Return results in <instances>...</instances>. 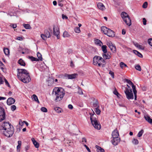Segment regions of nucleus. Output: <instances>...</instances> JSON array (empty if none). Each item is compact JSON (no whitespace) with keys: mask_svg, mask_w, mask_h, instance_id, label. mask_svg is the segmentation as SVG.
<instances>
[{"mask_svg":"<svg viewBox=\"0 0 152 152\" xmlns=\"http://www.w3.org/2000/svg\"><path fill=\"white\" fill-rule=\"evenodd\" d=\"M126 82L131 86L133 84V83L130 80H129L127 79L126 80Z\"/></svg>","mask_w":152,"mask_h":152,"instance_id":"obj_47","label":"nucleus"},{"mask_svg":"<svg viewBox=\"0 0 152 152\" xmlns=\"http://www.w3.org/2000/svg\"><path fill=\"white\" fill-rule=\"evenodd\" d=\"M94 111L97 115H100L101 113V110L99 109V107L95 108Z\"/></svg>","mask_w":152,"mask_h":152,"instance_id":"obj_35","label":"nucleus"},{"mask_svg":"<svg viewBox=\"0 0 152 152\" xmlns=\"http://www.w3.org/2000/svg\"><path fill=\"white\" fill-rule=\"evenodd\" d=\"M53 92L55 93V94L56 96L55 99L56 101L58 102L60 101L63 98L64 93L63 91L61 90L58 88H56L53 90Z\"/></svg>","mask_w":152,"mask_h":152,"instance_id":"obj_2","label":"nucleus"},{"mask_svg":"<svg viewBox=\"0 0 152 152\" xmlns=\"http://www.w3.org/2000/svg\"><path fill=\"white\" fill-rule=\"evenodd\" d=\"M4 83V81L3 80L2 78L0 77V85L3 84Z\"/></svg>","mask_w":152,"mask_h":152,"instance_id":"obj_55","label":"nucleus"},{"mask_svg":"<svg viewBox=\"0 0 152 152\" xmlns=\"http://www.w3.org/2000/svg\"><path fill=\"white\" fill-rule=\"evenodd\" d=\"M97 6L98 8L102 10H104L105 7L104 4L101 3H99L97 4Z\"/></svg>","mask_w":152,"mask_h":152,"instance_id":"obj_20","label":"nucleus"},{"mask_svg":"<svg viewBox=\"0 0 152 152\" xmlns=\"http://www.w3.org/2000/svg\"><path fill=\"white\" fill-rule=\"evenodd\" d=\"M93 64L96 66H100L102 64L101 63H104L105 61L101 57L95 56L93 58Z\"/></svg>","mask_w":152,"mask_h":152,"instance_id":"obj_4","label":"nucleus"},{"mask_svg":"<svg viewBox=\"0 0 152 152\" xmlns=\"http://www.w3.org/2000/svg\"><path fill=\"white\" fill-rule=\"evenodd\" d=\"M5 113L4 109H2L0 113V121H1L5 119Z\"/></svg>","mask_w":152,"mask_h":152,"instance_id":"obj_13","label":"nucleus"},{"mask_svg":"<svg viewBox=\"0 0 152 152\" xmlns=\"http://www.w3.org/2000/svg\"><path fill=\"white\" fill-rule=\"evenodd\" d=\"M68 107L70 109H72L73 108L72 105L70 104H69L68 105Z\"/></svg>","mask_w":152,"mask_h":152,"instance_id":"obj_59","label":"nucleus"},{"mask_svg":"<svg viewBox=\"0 0 152 152\" xmlns=\"http://www.w3.org/2000/svg\"><path fill=\"white\" fill-rule=\"evenodd\" d=\"M1 127L2 128L1 129V130L3 131L9 129H13V126L9 122L4 123L1 126Z\"/></svg>","mask_w":152,"mask_h":152,"instance_id":"obj_7","label":"nucleus"},{"mask_svg":"<svg viewBox=\"0 0 152 152\" xmlns=\"http://www.w3.org/2000/svg\"><path fill=\"white\" fill-rule=\"evenodd\" d=\"M13 129H9L3 131V134L6 136L7 137H10L14 133Z\"/></svg>","mask_w":152,"mask_h":152,"instance_id":"obj_9","label":"nucleus"},{"mask_svg":"<svg viewBox=\"0 0 152 152\" xmlns=\"http://www.w3.org/2000/svg\"><path fill=\"white\" fill-rule=\"evenodd\" d=\"M144 117L145 120L147 121L148 122L152 125V119L150 118L149 115H145Z\"/></svg>","mask_w":152,"mask_h":152,"instance_id":"obj_19","label":"nucleus"},{"mask_svg":"<svg viewBox=\"0 0 152 152\" xmlns=\"http://www.w3.org/2000/svg\"><path fill=\"white\" fill-rule=\"evenodd\" d=\"M148 42L149 44L152 47V39H149L148 40Z\"/></svg>","mask_w":152,"mask_h":152,"instance_id":"obj_48","label":"nucleus"},{"mask_svg":"<svg viewBox=\"0 0 152 152\" xmlns=\"http://www.w3.org/2000/svg\"><path fill=\"white\" fill-rule=\"evenodd\" d=\"M107 47L106 45H103L102 46V49L103 52V53H106L107 52Z\"/></svg>","mask_w":152,"mask_h":152,"instance_id":"obj_28","label":"nucleus"},{"mask_svg":"<svg viewBox=\"0 0 152 152\" xmlns=\"http://www.w3.org/2000/svg\"><path fill=\"white\" fill-rule=\"evenodd\" d=\"M113 93L114 94L116 95L118 97L119 96H120V94L118 92L115 88V90L113 91Z\"/></svg>","mask_w":152,"mask_h":152,"instance_id":"obj_43","label":"nucleus"},{"mask_svg":"<svg viewBox=\"0 0 152 152\" xmlns=\"http://www.w3.org/2000/svg\"><path fill=\"white\" fill-rule=\"evenodd\" d=\"M87 142L86 139L85 137H83L82 139V143L84 144V142Z\"/></svg>","mask_w":152,"mask_h":152,"instance_id":"obj_51","label":"nucleus"},{"mask_svg":"<svg viewBox=\"0 0 152 152\" xmlns=\"http://www.w3.org/2000/svg\"><path fill=\"white\" fill-rule=\"evenodd\" d=\"M134 53L137 56H138L140 58H142L143 57V56L138 51L136 50H133Z\"/></svg>","mask_w":152,"mask_h":152,"instance_id":"obj_25","label":"nucleus"},{"mask_svg":"<svg viewBox=\"0 0 152 152\" xmlns=\"http://www.w3.org/2000/svg\"><path fill=\"white\" fill-rule=\"evenodd\" d=\"M34 145L35 148H38L39 147V143L37 142L36 141L34 143H33Z\"/></svg>","mask_w":152,"mask_h":152,"instance_id":"obj_46","label":"nucleus"},{"mask_svg":"<svg viewBox=\"0 0 152 152\" xmlns=\"http://www.w3.org/2000/svg\"><path fill=\"white\" fill-rule=\"evenodd\" d=\"M62 18L63 19H68V17L65 15L62 14Z\"/></svg>","mask_w":152,"mask_h":152,"instance_id":"obj_56","label":"nucleus"},{"mask_svg":"<svg viewBox=\"0 0 152 152\" xmlns=\"http://www.w3.org/2000/svg\"><path fill=\"white\" fill-rule=\"evenodd\" d=\"M37 56L38 58L39 61V60L40 61L42 60V55L39 52H37Z\"/></svg>","mask_w":152,"mask_h":152,"instance_id":"obj_33","label":"nucleus"},{"mask_svg":"<svg viewBox=\"0 0 152 152\" xmlns=\"http://www.w3.org/2000/svg\"><path fill=\"white\" fill-rule=\"evenodd\" d=\"M32 98L35 101L37 102L38 103H39V102L38 100V98L36 95L35 94H33L32 96Z\"/></svg>","mask_w":152,"mask_h":152,"instance_id":"obj_30","label":"nucleus"},{"mask_svg":"<svg viewBox=\"0 0 152 152\" xmlns=\"http://www.w3.org/2000/svg\"><path fill=\"white\" fill-rule=\"evenodd\" d=\"M120 140V139L119 137L113 138V140H111V142L113 145L115 146L118 144Z\"/></svg>","mask_w":152,"mask_h":152,"instance_id":"obj_14","label":"nucleus"},{"mask_svg":"<svg viewBox=\"0 0 152 152\" xmlns=\"http://www.w3.org/2000/svg\"><path fill=\"white\" fill-rule=\"evenodd\" d=\"M124 93L126 98L128 99H134V96L132 89L130 88L129 87L126 90H125Z\"/></svg>","mask_w":152,"mask_h":152,"instance_id":"obj_6","label":"nucleus"},{"mask_svg":"<svg viewBox=\"0 0 152 152\" xmlns=\"http://www.w3.org/2000/svg\"><path fill=\"white\" fill-rule=\"evenodd\" d=\"M121 16L126 24L129 26L131 25V20L128 14L125 12L121 13Z\"/></svg>","mask_w":152,"mask_h":152,"instance_id":"obj_5","label":"nucleus"},{"mask_svg":"<svg viewBox=\"0 0 152 152\" xmlns=\"http://www.w3.org/2000/svg\"><path fill=\"white\" fill-rule=\"evenodd\" d=\"M63 36L64 38L68 37H69V34L67 31H65L63 34Z\"/></svg>","mask_w":152,"mask_h":152,"instance_id":"obj_32","label":"nucleus"},{"mask_svg":"<svg viewBox=\"0 0 152 152\" xmlns=\"http://www.w3.org/2000/svg\"><path fill=\"white\" fill-rule=\"evenodd\" d=\"M120 67L122 69H123L124 67H128L127 65L122 62H121L120 63Z\"/></svg>","mask_w":152,"mask_h":152,"instance_id":"obj_34","label":"nucleus"},{"mask_svg":"<svg viewBox=\"0 0 152 152\" xmlns=\"http://www.w3.org/2000/svg\"><path fill=\"white\" fill-rule=\"evenodd\" d=\"M102 57L104 59H109L111 58L110 55L107 53H102Z\"/></svg>","mask_w":152,"mask_h":152,"instance_id":"obj_18","label":"nucleus"},{"mask_svg":"<svg viewBox=\"0 0 152 152\" xmlns=\"http://www.w3.org/2000/svg\"><path fill=\"white\" fill-rule=\"evenodd\" d=\"M16 39L19 40H23V38L21 37H18L16 38Z\"/></svg>","mask_w":152,"mask_h":152,"instance_id":"obj_62","label":"nucleus"},{"mask_svg":"<svg viewBox=\"0 0 152 152\" xmlns=\"http://www.w3.org/2000/svg\"><path fill=\"white\" fill-rule=\"evenodd\" d=\"M134 45L137 48H139V45H139V44H138V43H134Z\"/></svg>","mask_w":152,"mask_h":152,"instance_id":"obj_60","label":"nucleus"},{"mask_svg":"<svg viewBox=\"0 0 152 152\" xmlns=\"http://www.w3.org/2000/svg\"><path fill=\"white\" fill-rule=\"evenodd\" d=\"M15 99L12 97L9 98L7 100V104L8 105H10L13 104L15 102Z\"/></svg>","mask_w":152,"mask_h":152,"instance_id":"obj_16","label":"nucleus"},{"mask_svg":"<svg viewBox=\"0 0 152 152\" xmlns=\"http://www.w3.org/2000/svg\"><path fill=\"white\" fill-rule=\"evenodd\" d=\"M92 111H93V114L92 115H91L90 118L91 122L92 125L95 129H100L101 128V125L98 122L96 118L93 117V116L94 115H96L93 110Z\"/></svg>","mask_w":152,"mask_h":152,"instance_id":"obj_3","label":"nucleus"},{"mask_svg":"<svg viewBox=\"0 0 152 152\" xmlns=\"http://www.w3.org/2000/svg\"><path fill=\"white\" fill-rule=\"evenodd\" d=\"M132 143L135 145H137L139 143L138 141L136 139H134L132 141Z\"/></svg>","mask_w":152,"mask_h":152,"instance_id":"obj_41","label":"nucleus"},{"mask_svg":"<svg viewBox=\"0 0 152 152\" xmlns=\"http://www.w3.org/2000/svg\"><path fill=\"white\" fill-rule=\"evenodd\" d=\"M77 75L78 74L76 73L71 75L65 74L64 75V78L66 79H72L75 78Z\"/></svg>","mask_w":152,"mask_h":152,"instance_id":"obj_10","label":"nucleus"},{"mask_svg":"<svg viewBox=\"0 0 152 152\" xmlns=\"http://www.w3.org/2000/svg\"><path fill=\"white\" fill-rule=\"evenodd\" d=\"M138 48L142 50H144L145 49L144 47L141 45H139V47Z\"/></svg>","mask_w":152,"mask_h":152,"instance_id":"obj_58","label":"nucleus"},{"mask_svg":"<svg viewBox=\"0 0 152 152\" xmlns=\"http://www.w3.org/2000/svg\"><path fill=\"white\" fill-rule=\"evenodd\" d=\"M6 99V97H1L0 96V100H5Z\"/></svg>","mask_w":152,"mask_h":152,"instance_id":"obj_63","label":"nucleus"},{"mask_svg":"<svg viewBox=\"0 0 152 152\" xmlns=\"http://www.w3.org/2000/svg\"><path fill=\"white\" fill-rule=\"evenodd\" d=\"M61 1H59L58 2V4L59 6L61 7H62L63 6V5L61 2Z\"/></svg>","mask_w":152,"mask_h":152,"instance_id":"obj_61","label":"nucleus"},{"mask_svg":"<svg viewBox=\"0 0 152 152\" xmlns=\"http://www.w3.org/2000/svg\"><path fill=\"white\" fill-rule=\"evenodd\" d=\"M109 74L111 75V76L113 78H114V73L113 72L111 71H110L109 72Z\"/></svg>","mask_w":152,"mask_h":152,"instance_id":"obj_50","label":"nucleus"},{"mask_svg":"<svg viewBox=\"0 0 152 152\" xmlns=\"http://www.w3.org/2000/svg\"><path fill=\"white\" fill-rule=\"evenodd\" d=\"M106 34L110 37H114L115 36V32L109 28Z\"/></svg>","mask_w":152,"mask_h":152,"instance_id":"obj_15","label":"nucleus"},{"mask_svg":"<svg viewBox=\"0 0 152 152\" xmlns=\"http://www.w3.org/2000/svg\"><path fill=\"white\" fill-rule=\"evenodd\" d=\"M147 2H145L143 4L142 7L143 8H145L147 7Z\"/></svg>","mask_w":152,"mask_h":152,"instance_id":"obj_49","label":"nucleus"},{"mask_svg":"<svg viewBox=\"0 0 152 152\" xmlns=\"http://www.w3.org/2000/svg\"><path fill=\"white\" fill-rule=\"evenodd\" d=\"M51 36L50 32L48 29L44 30V33L41 34V37L44 40L47 39V38H50Z\"/></svg>","mask_w":152,"mask_h":152,"instance_id":"obj_8","label":"nucleus"},{"mask_svg":"<svg viewBox=\"0 0 152 152\" xmlns=\"http://www.w3.org/2000/svg\"><path fill=\"white\" fill-rule=\"evenodd\" d=\"M10 108L11 110L13 111L15 110L16 108V106L15 105H12L11 106Z\"/></svg>","mask_w":152,"mask_h":152,"instance_id":"obj_45","label":"nucleus"},{"mask_svg":"<svg viewBox=\"0 0 152 152\" xmlns=\"http://www.w3.org/2000/svg\"><path fill=\"white\" fill-rule=\"evenodd\" d=\"M84 146L86 148V149L88 152H90L91 151L90 149L86 145H84Z\"/></svg>","mask_w":152,"mask_h":152,"instance_id":"obj_57","label":"nucleus"},{"mask_svg":"<svg viewBox=\"0 0 152 152\" xmlns=\"http://www.w3.org/2000/svg\"><path fill=\"white\" fill-rule=\"evenodd\" d=\"M4 80L6 84V85H7V86H8L9 87L10 85H9V84L8 83V82L7 80L5 78H4Z\"/></svg>","mask_w":152,"mask_h":152,"instance_id":"obj_54","label":"nucleus"},{"mask_svg":"<svg viewBox=\"0 0 152 152\" xmlns=\"http://www.w3.org/2000/svg\"><path fill=\"white\" fill-rule=\"evenodd\" d=\"M41 110L42 111L44 112H47V108L45 107H41Z\"/></svg>","mask_w":152,"mask_h":152,"instance_id":"obj_44","label":"nucleus"},{"mask_svg":"<svg viewBox=\"0 0 152 152\" xmlns=\"http://www.w3.org/2000/svg\"><path fill=\"white\" fill-rule=\"evenodd\" d=\"M133 89V91L134 94L137 93V91L136 89L135 86L134 85V84L131 85Z\"/></svg>","mask_w":152,"mask_h":152,"instance_id":"obj_39","label":"nucleus"},{"mask_svg":"<svg viewBox=\"0 0 152 152\" xmlns=\"http://www.w3.org/2000/svg\"><path fill=\"white\" fill-rule=\"evenodd\" d=\"M17 77L20 80L25 83H29L31 80L29 73L26 69H17Z\"/></svg>","mask_w":152,"mask_h":152,"instance_id":"obj_1","label":"nucleus"},{"mask_svg":"<svg viewBox=\"0 0 152 152\" xmlns=\"http://www.w3.org/2000/svg\"><path fill=\"white\" fill-rule=\"evenodd\" d=\"M23 123L24 122H23V121L22 122L21 120H20L19 121V125L20 126H22L23 125Z\"/></svg>","mask_w":152,"mask_h":152,"instance_id":"obj_53","label":"nucleus"},{"mask_svg":"<svg viewBox=\"0 0 152 152\" xmlns=\"http://www.w3.org/2000/svg\"><path fill=\"white\" fill-rule=\"evenodd\" d=\"M53 34L56 36L57 39H59V29L58 26H54L53 29Z\"/></svg>","mask_w":152,"mask_h":152,"instance_id":"obj_11","label":"nucleus"},{"mask_svg":"<svg viewBox=\"0 0 152 152\" xmlns=\"http://www.w3.org/2000/svg\"><path fill=\"white\" fill-rule=\"evenodd\" d=\"M96 147L97 148V151L98 152H104V149L101 148V147L97 145H96Z\"/></svg>","mask_w":152,"mask_h":152,"instance_id":"obj_26","label":"nucleus"},{"mask_svg":"<svg viewBox=\"0 0 152 152\" xmlns=\"http://www.w3.org/2000/svg\"><path fill=\"white\" fill-rule=\"evenodd\" d=\"M92 107L96 108L99 107V102L97 100H95L93 102Z\"/></svg>","mask_w":152,"mask_h":152,"instance_id":"obj_22","label":"nucleus"},{"mask_svg":"<svg viewBox=\"0 0 152 152\" xmlns=\"http://www.w3.org/2000/svg\"><path fill=\"white\" fill-rule=\"evenodd\" d=\"M21 143L22 142L21 141L19 140L18 141V145L17 147V151L18 152H20V151Z\"/></svg>","mask_w":152,"mask_h":152,"instance_id":"obj_24","label":"nucleus"},{"mask_svg":"<svg viewBox=\"0 0 152 152\" xmlns=\"http://www.w3.org/2000/svg\"><path fill=\"white\" fill-rule=\"evenodd\" d=\"M95 43L100 46H101L102 45L103 43L99 39H96L94 40Z\"/></svg>","mask_w":152,"mask_h":152,"instance_id":"obj_23","label":"nucleus"},{"mask_svg":"<svg viewBox=\"0 0 152 152\" xmlns=\"http://www.w3.org/2000/svg\"><path fill=\"white\" fill-rule=\"evenodd\" d=\"M54 110L58 113H60L61 112L62 109L59 107H56L54 108Z\"/></svg>","mask_w":152,"mask_h":152,"instance_id":"obj_31","label":"nucleus"},{"mask_svg":"<svg viewBox=\"0 0 152 152\" xmlns=\"http://www.w3.org/2000/svg\"><path fill=\"white\" fill-rule=\"evenodd\" d=\"M107 45L108 47H109L113 53H115L116 51V48L115 46L113 45L110 42H107Z\"/></svg>","mask_w":152,"mask_h":152,"instance_id":"obj_12","label":"nucleus"},{"mask_svg":"<svg viewBox=\"0 0 152 152\" xmlns=\"http://www.w3.org/2000/svg\"><path fill=\"white\" fill-rule=\"evenodd\" d=\"M112 135L113 138L118 137L119 136V133L117 129H115L112 132Z\"/></svg>","mask_w":152,"mask_h":152,"instance_id":"obj_17","label":"nucleus"},{"mask_svg":"<svg viewBox=\"0 0 152 152\" xmlns=\"http://www.w3.org/2000/svg\"><path fill=\"white\" fill-rule=\"evenodd\" d=\"M109 28H107L105 26H103L101 28V31L105 34L107 32V31Z\"/></svg>","mask_w":152,"mask_h":152,"instance_id":"obj_21","label":"nucleus"},{"mask_svg":"<svg viewBox=\"0 0 152 152\" xmlns=\"http://www.w3.org/2000/svg\"><path fill=\"white\" fill-rule=\"evenodd\" d=\"M143 24L144 25H146V24L147 20L145 18H143L142 19Z\"/></svg>","mask_w":152,"mask_h":152,"instance_id":"obj_52","label":"nucleus"},{"mask_svg":"<svg viewBox=\"0 0 152 152\" xmlns=\"http://www.w3.org/2000/svg\"><path fill=\"white\" fill-rule=\"evenodd\" d=\"M18 63L20 65L25 66L26 65V64L24 61L21 59H20L18 61Z\"/></svg>","mask_w":152,"mask_h":152,"instance_id":"obj_27","label":"nucleus"},{"mask_svg":"<svg viewBox=\"0 0 152 152\" xmlns=\"http://www.w3.org/2000/svg\"><path fill=\"white\" fill-rule=\"evenodd\" d=\"M143 132H144L143 130L142 129L140 131L138 132V133L137 135V137H141L142 135Z\"/></svg>","mask_w":152,"mask_h":152,"instance_id":"obj_40","label":"nucleus"},{"mask_svg":"<svg viewBox=\"0 0 152 152\" xmlns=\"http://www.w3.org/2000/svg\"><path fill=\"white\" fill-rule=\"evenodd\" d=\"M23 26L26 29H30L31 28L30 25L29 24H23Z\"/></svg>","mask_w":152,"mask_h":152,"instance_id":"obj_37","label":"nucleus"},{"mask_svg":"<svg viewBox=\"0 0 152 152\" xmlns=\"http://www.w3.org/2000/svg\"><path fill=\"white\" fill-rule=\"evenodd\" d=\"M3 50L4 53L6 55H7L9 54L10 53L9 50L8 48H4V49Z\"/></svg>","mask_w":152,"mask_h":152,"instance_id":"obj_38","label":"nucleus"},{"mask_svg":"<svg viewBox=\"0 0 152 152\" xmlns=\"http://www.w3.org/2000/svg\"><path fill=\"white\" fill-rule=\"evenodd\" d=\"M28 58L32 61H38L39 59L37 58L34 57L32 56H29Z\"/></svg>","mask_w":152,"mask_h":152,"instance_id":"obj_29","label":"nucleus"},{"mask_svg":"<svg viewBox=\"0 0 152 152\" xmlns=\"http://www.w3.org/2000/svg\"><path fill=\"white\" fill-rule=\"evenodd\" d=\"M75 31L76 33H79L80 32V30L79 27H76L75 28Z\"/></svg>","mask_w":152,"mask_h":152,"instance_id":"obj_42","label":"nucleus"},{"mask_svg":"<svg viewBox=\"0 0 152 152\" xmlns=\"http://www.w3.org/2000/svg\"><path fill=\"white\" fill-rule=\"evenodd\" d=\"M122 34L123 35H124V34H126V31H125V29H123L122 30Z\"/></svg>","mask_w":152,"mask_h":152,"instance_id":"obj_64","label":"nucleus"},{"mask_svg":"<svg viewBox=\"0 0 152 152\" xmlns=\"http://www.w3.org/2000/svg\"><path fill=\"white\" fill-rule=\"evenodd\" d=\"M134 67L136 70L139 71H140L141 70V66L139 64L135 65L134 66Z\"/></svg>","mask_w":152,"mask_h":152,"instance_id":"obj_36","label":"nucleus"}]
</instances>
